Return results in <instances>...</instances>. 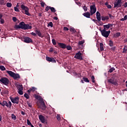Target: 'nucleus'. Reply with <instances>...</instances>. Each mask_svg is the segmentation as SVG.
Returning a JSON list of instances; mask_svg holds the SVG:
<instances>
[{
  "instance_id": "f257e3e1",
  "label": "nucleus",
  "mask_w": 127,
  "mask_h": 127,
  "mask_svg": "<svg viewBox=\"0 0 127 127\" xmlns=\"http://www.w3.org/2000/svg\"><path fill=\"white\" fill-rule=\"evenodd\" d=\"M21 8L22 10V13L28 15V16H30L31 14L30 13H29V8H28V7L24 5V4H22L21 5Z\"/></svg>"
},
{
  "instance_id": "f03ea898",
  "label": "nucleus",
  "mask_w": 127,
  "mask_h": 127,
  "mask_svg": "<svg viewBox=\"0 0 127 127\" xmlns=\"http://www.w3.org/2000/svg\"><path fill=\"white\" fill-rule=\"evenodd\" d=\"M19 24L21 29H24V30H26V29H31V28H32V26L29 25V24H25L24 22H21Z\"/></svg>"
},
{
  "instance_id": "7ed1b4c3",
  "label": "nucleus",
  "mask_w": 127,
  "mask_h": 127,
  "mask_svg": "<svg viewBox=\"0 0 127 127\" xmlns=\"http://www.w3.org/2000/svg\"><path fill=\"white\" fill-rule=\"evenodd\" d=\"M108 83L114 85V86H118L119 83H118V80L115 77V76H112L110 79L108 80Z\"/></svg>"
},
{
  "instance_id": "20e7f679",
  "label": "nucleus",
  "mask_w": 127,
  "mask_h": 127,
  "mask_svg": "<svg viewBox=\"0 0 127 127\" xmlns=\"http://www.w3.org/2000/svg\"><path fill=\"white\" fill-rule=\"evenodd\" d=\"M16 87L18 94L20 95H23V87L22 86V85L17 84Z\"/></svg>"
},
{
  "instance_id": "39448f33",
  "label": "nucleus",
  "mask_w": 127,
  "mask_h": 127,
  "mask_svg": "<svg viewBox=\"0 0 127 127\" xmlns=\"http://www.w3.org/2000/svg\"><path fill=\"white\" fill-rule=\"evenodd\" d=\"M105 29H103L101 31V34L102 36H104V37H106V38H107V37H109V35H110V33H111V31H107Z\"/></svg>"
},
{
  "instance_id": "423d86ee",
  "label": "nucleus",
  "mask_w": 127,
  "mask_h": 127,
  "mask_svg": "<svg viewBox=\"0 0 127 127\" xmlns=\"http://www.w3.org/2000/svg\"><path fill=\"white\" fill-rule=\"evenodd\" d=\"M2 107H7V108H11V106H12V104H11V102L9 101L7 103V102L5 101H3L2 102Z\"/></svg>"
},
{
  "instance_id": "0eeeda50",
  "label": "nucleus",
  "mask_w": 127,
  "mask_h": 127,
  "mask_svg": "<svg viewBox=\"0 0 127 127\" xmlns=\"http://www.w3.org/2000/svg\"><path fill=\"white\" fill-rule=\"evenodd\" d=\"M10 99L11 100V102H12L13 104H18L19 103V97H14V98H12L10 97Z\"/></svg>"
},
{
  "instance_id": "6e6552de",
  "label": "nucleus",
  "mask_w": 127,
  "mask_h": 127,
  "mask_svg": "<svg viewBox=\"0 0 127 127\" xmlns=\"http://www.w3.org/2000/svg\"><path fill=\"white\" fill-rule=\"evenodd\" d=\"M97 11V8L95 5H92L90 6V13L91 15H93L94 13H96Z\"/></svg>"
},
{
  "instance_id": "1a4fd4ad",
  "label": "nucleus",
  "mask_w": 127,
  "mask_h": 127,
  "mask_svg": "<svg viewBox=\"0 0 127 127\" xmlns=\"http://www.w3.org/2000/svg\"><path fill=\"white\" fill-rule=\"evenodd\" d=\"M0 82H1V83H2V84H3L4 85H8L9 80H8V79H7L5 77H2L0 79Z\"/></svg>"
},
{
  "instance_id": "9d476101",
  "label": "nucleus",
  "mask_w": 127,
  "mask_h": 127,
  "mask_svg": "<svg viewBox=\"0 0 127 127\" xmlns=\"http://www.w3.org/2000/svg\"><path fill=\"white\" fill-rule=\"evenodd\" d=\"M74 58L82 61V60H83V57H82V53H81V52H78L77 53H76L74 56Z\"/></svg>"
},
{
  "instance_id": "9b49d317",
  "label": "nucleus",
  "mask_w": 127,
  "mask_h": 127,
  "mask_svg": "<svg viewBox=\"0 0 127 127\" xmlns=\"http://www.w3.org/2000/svg\"><path fill=\"white\" fill-rule=\"evenodd\" d=\"M122 0H117L114 2V7H122Z\"/></svg>"
},
{
  "instance_id": "f8f14e48",
  "label": "nucleus",
  "mask_w": 127,
  "mask_h": 127,
  "mask_svg": "<svg viewBox=\"0 0 127 127\" xmlns=\"http://www.w3.org/2000/svg\"><path fill=\"white\" fill-rule=\"evenodd\" d=\"M36 98L37 100H40V101H41V104L43 107V109H44V110H45V109H46V105H45V103H44V101L42 100V98H41V97L39 96H36Z\"/></svg>"
},
{
  "instance_id": "ddd939ff",
  "label": "nucleus",
  "mask_w": 127,
  "mask_h": 127,
  "mask_svg": "<svg viewBox=\"0 0 127 127\" xmlns=\"http://www.w3.org/2000/svg\"><path fill=\"white\" fill-rule=\"evenodd\" d=\"M46 60L48 62H52V63H56V60L54 59V58H50L49 57H46Z\"/></svg>"
},
{
  "instance_id": "4468645a",
  "label": "nucleus",
  "mask_w": 127,
  "mask_h": 127,
  "mask_svg": "<svg viewBox=\"0 0 127 127\" xmlns=\"http://www.w3.org/2000/svg\"><path fill=\"white\" fill-rule=\"evenodd\" d=\"M24 42H25V43H30L32 42V39L28 37H25L24 38Z\"/></svg>"
},
{
  "instance_id": "2eb2a0df",
  "label": "nucleus",
  "mask_w": 127,
  "mask_h": 127,
  "mask_svg": "<svg viewBox=\"0 0 127 127\" xmlns=\"http://www.w3.org/2000/svg\"><path fill=\"white\" fill-rule=\"evenodd\" d=\"M39 119L40 121L41 122V123H42V124H44V123H45V118H44V116H43V115H39Z\"/></svg>"
},
{
  "instance_id": "dca6fc26",
  "label": "nucleus",
  "mask_w": 127,
  "mask_h": 127,
  "mask_svg": "<svg viewBox=\"0 0 127 127\" xmlns=\"http://www.w3.org/2000/svg\"><path fill=\"white\" fill-rule=\"evenodd\" d=\"M96 18L99 22L101 21V13L99 11L96 12Z\"/></svg>"
},
{
  "instance_id": "f3484780",
  "label": "nucleus",
  "mask_w": 127,
  "mask_h": 127,
  "mask_svg": "<svg viewBox=\"0 0 127 127\" xmlns=\"http://www.w3.org/2000/svg\"><path fill=\"white\" fill-rule=\"evenodd\" d=\"M58 45L61 47V48H62L63 49H65L66 48V45L64 43H58Z\"/></svg>"
},
{
  "instance_id": "a211bd4d",
  "label": "nucleus",
  "mask_w": 127,
  "mask_h": 127,
  "mask_svg": "<svg viewBox=\"0 0 127 127\" xmlns=\"http://www.w3.org/2000/svg\"><path fill=\"white\" fill-rule=\"evenodd\" d=\"M83 15H84L85 17H87V18H90V17L91 16V14L89 12H85L83 14Z\"/></svg>"
},
{
  "instance_id": "6ab92c4d",
  "label": "nucleus",
  "mask_w": 127,
  "mask_h": 127,
  "mask_svg": "<svg viewBox=\"0 0 127 127\" xmlns=\"http://www.w3.org/2000/svg\"><path fill=\"white\" fill-rule=\"evenodd\" d=\"M15 80L16 79H19L20 78V76H19V74L17 73H14V74L13 75V76H12Z\"/></svg>"
},
{
  "instance_id": "aec40b11",
  "label": "nucleus",
  "mask_w": 127,
  "mask_h": 127,
  "mask_svg": "<svg viewBox=\"0 0 127 127\" xmlns=\"http://www.w3.org/2000/svg\"><path fill=\"white\" fill-rule=\"evenodd\" d=\"M6 73L9 75L11 77H13V75H14V72L10 71V70H6Z\"/></svg>"
},
{
  "instance_id": "412c9836",
  "label": "nucleus",
  "mask_w": 127,
  "mask_h": 127,
  "mask_svg": "<svg viewBox=\"0 0 127 127\" xmlns=\"http://www.w3.org/2000/svg\"><path fill=\"white\" fill-rule=\"evenodd\" d=\"M35 32L36 33V34H37V35H38V36H39L40 37H43V36H42V34H41V32H40V31L39 30H36Z\"/></svg>"
},
{
  "instance_id": "4be33fe9",
  "label": "nucleus",
  "mask_w": 127,
  "mask_h": 127,
  "mask_svg": "<svg viewBox=\"0 0 127 127\" xmlns=\"http://www.w3.org/2000/svg\"><path fill=\"white\" fill-rule=\"evenodd\" d=\"M101 19L103 21H105V20H107L109 19V16H101Z\"/></svg>"
},
{
  "instance_id": "5701e85b",
  "label": "nucleus",
  "mask_w": 127,
  "mask_h": 127,
  "mask_svg": "<svg viewBox=\"0 0 127 127\" xmlns=\"http://www.w3.org/2000/svg\"><path fill=\"white\" fill-rule=\"evenodd\" d=\"M100 47L101 51H103L104 50V44L102 43H100Z\"/></svg>"
},
{
  "instance_id": "b1692460",
  "label": "nucleus",
  "mask_w": 127,
  "mask_h": 127,
  "mask_svg": "<svg viewBox=\"0 0 127 127\" xmlns=\"http://www.w3.org/2000/svg\"><path fill=\"white\" fill-rule=\"evenodd\" d=\"M109 45L110 46V47H113V46H114V42H113L112 40H110Z\"/></svg>"
},
{
  "instance_id": "393cba45",
  "label": "nucleus",
  "mask_w": 127,
  "mask_h": 127,
  "mask_svg": "<svg viewBox=\"0 0 127 127\" xmlns=\"http://www.w3.org/2000/svg\"><path fill=\"white\" fill-rule=\"evenodd\" d=\"M104 29H105L106 30V29H109V28H110V25L108 24L107 25H104Z\"/></svg>"
},
{
  "instance_id": "a878e982",
  "label": "nucleus",
  "mask_w": 127,
  "mask_h": 127,
  "mask_svg": "<svg viewBox=\"0 0 127 127\" xmlns=\"http://www.w3.org/2000/svg\"><path fill=\"white\" fill-rule=\"evenodd\" d=\"M127 51V46H125L123 49V53H126Z\"/></svg>"
},
{
  "instance_id": "bb28decb",
  "label": "nucleus",
  "mask_w": 127,
  "mask_h": 127,
  "mask_svg": "<svg viewBox=\"0 0 127 127\" xmlns=\"http://www.w3.org/2000/svg\"><path fill=\"white\" fill-rule=\"evenodd\" d=\"M119 36H121V33L117 32L114 35V37L116 38L119 37Z\"/></svg>"
},
{
  "instance_id": "cd10ccee",
  "label": "nucleus",
  "mask_w": 127,
  "mask_h": 127,
  "mask_svg": "<svg viewBox=\"0 0 127 127\" xmlns=\"http://www.w3.org/2000/svg\"><path fill=\"white\" fill-rule=\"evenodd\" d=\"M90 77H91V79L92 83H95V82L96 81L95 80V76L94 75H91V76H90Z\"/></svg>"
},
{
  "instance_id": "c85d7f7f",
  "label": "nucleus",
  "mask_w": 127,
  "mask_h": 127,
  "mask_svg": "<svg viewBox=\"0 0 127 127\" xmlns=\"http://www.w3.org/2000/svg\"><path fill=\"white\" fill-rule=\"evenodd\" d=\"M83 80L84 81V82H86V83H90V80H89L88 78L83 77Z\"/></svg>"
},
{
  "instance_id": "c756f323",
  "label": "nucleus",
  "mask_w": 127,
  "mask_h": 127,
  "mask_svg": "<svg viewBox=\"0 0 127 127\" xmlns=\"http://www.w3.org/2000/svg\"><path fill=\"white\" fill-rule=\"evenodd\" d=\"M85 43V41H80L78 42V45H83Z\"/></svg>"
},
{
  "instance_id": "7c9ffc66",
  "label": "nucleus",
  "mask_w": 127,
  "mask_h": 127,
  "mask_svg": "<svg viewBox=\"0 0 127 127\" xmlns=\"http://www.w3.org/2000/svg\"><path fill=\"white\" fill-rule=\"evenodd\" d=\"M115 70H116V69L115 67H113L109 69V72H110V73H113V71H115Z\"/></svg>"
},
{
  "instance_id": "2f4dec72",
  "label": "nucleus",
  "mask_w": 127,
  "mask_h": 127,
  "mask_svg": "<svg viewBox=\"0 0 127 127\" xmlns=\"http://www.w3.org/2000/svg\"><path fill=\"white\" fill-rule=\"evenodd\" d=\"M11 118L12 119V120H13L14 121H15V120H16V116H15V115H14V114H12L11 115Z\"/></svg>"
},
{
  "instance_id": "473e14b6",
  "label": "nucleus",
  "mask_w": 127,
  "mask_h": 127,
  "mask_svg": "<svg viewBox=\"0 0 127 127\" xmlns=\"http://www.w3.org/2000/svg\"><path fill=\"white\" fill-rule=\"evenodd\" d=\"M0 69L1 71H4L5 70V67L3 65H0Z\"/></svg>"
},
{
  "instance_id": "72a5a7b5",
  "label": "nucleus",
  "mask_w": 127,
  "mask_h": 127,
  "mask_svg": "<svg viewBox=\"0 0 127 127\" xmlns=\"http://www.w3.org/2000/svg\"><path fill=\"white\" fill-rule=\"evenodd\" d=\"M50 26L51 27H53V23L52 22H50L48 24V27H49Z\"/></svg>"
},
{
  "instance_id": "f704fd0d",
  "label": "nucleus",
  "mask_w": 127,
  "mask_h": 127,
  "mask_svg": "<svg viewBox=\"0 0 127 127\" xmlns=\"http://www.w3.org/2000/svg\"><path fill=\"white\" fill-rule=\"evenodd\" d=\"M127 15H125L124 18H122L121 20L122 21H125V20H127Z\"/></svg>"
},
{
  "instance_id": "c9c22d12",
  "label": "nucleus",
  "mask_w": 127,
  "mask_h": 127,
  "mask_svg": "<svg viewBox=\"0 0 127 127\" xmlns=\"http://www.w3.org/2000/svg\"><path fill=\"white\" fill-rule=\"evenodd\" d=\"M12 5V4H11V3H10V2H7L6 3V6L7 7H11Z\"/></svg>"
},
{
  "instance_id": "e433bc0d",
  "label": "nucleus",
  "mask_w": 127,
  "mask_h": 127,
  "mask_svg": "<svg viewBox=\"0 0 127 127\" xmlns=\"http://www.w3.org/2000/svg\"><path fill=\"white\" fill-rule=\"evenodd\" d=\"M50 9H51L52 12H56V10L55 9V7H51Z\"/></svg>"
},
{
  "instance_id": "4c0bfd02",
  "label": "nucleus",
  "mask_w": 127,
  "mask_h": 127,
  "mask_svg": "<svg viewBox=\"0 0 127 127\" xmlns=\"http://www.w3.org/2000/svg\"><path fill=\"white\" fill-rule=\"evenodd\" d=\"M67 50H72V47H71L70 46H66V48Z\"/></svg>"
},
{
  "instance_id": "58836bf2",
  "label": "nucleus",
  "mask_w": 127,
  "mask_h": 127,
  "mask_svg": "<svg viewBox=\"0 0 127 127\" xmlns=\"http://www.w3.org/2000/svg\"><path fill=\"white\" fill-rule=\"evenodd\" d=\"M14 27H15V29H20V26L19 24V25H15Z\"/></svg>"
},
{
  "instance_id": "ea45409f",
  "label": "nucleus",
  "mask_w": 127,
  "mask_h": 127,
  "mask_svg": "<svg viewBox=\"0 0 127 127\" xmlns=\"http://www.w3.org/2000/svg\"><path fill=\"white\" fill-rule=\"evenodd\" d=\"M24 97H25V98H26V99H29V95H28V94H27V93H25L24 95Z\"/></svg>"
},
{
  "instance_id": "a19ab883",
  "label": "nucleus",
  "mask_w": 127,
  "mask_h": 127,
  "mask_svg": "<svg viewBox=\"0 0 127 127\" xmlns=\"http://www.w3.org/2000/svg\"><path fill=\"white\" fill-rule=\"evenodd\" d=\"M51 7L50 6H47V7H46L45 10L48 11L49 9H51Z\"/></svg>"
},
{
  "instance_id": "79ce46f5",
  "label": "nucleus",
  "mask_w": 127,
  "mask_h": 127,
  "mask_svg": "<svg viewBox=\"0 0 127 127\" xmlns=\"http://www.w3.org/2000/svg\"><path fill=\"white\" fill-rule=\"evenodd\" d=\"M27 124L28 126H32L31 124V122L29 121V120H27Z\"/></svg>"
},
{
  "instance_id": "37998d69",
  "label": "nucleus",
  "mask_w": 127,
  "mask_h": 127,
  "mask_svg": "<svg viewBox=\"0 0 127 127\" xmlns=\"http://www.w3.org/2000/svg\"><path fill=\"white\" fill-rule=\"evenodd\" d=\"M14 9L15 11H17V12H19V9H18V8H17V7H14Z\"/></svg>"
},
{
  "instance_id": "c03bdc74",
  "label": "nucleus",
  "mask_w": 127,
  "mask_h": 127,
  "mask_svg": "<svg viewBox=\"0 0 127 127\" xmlns=\"http://www.w3.org/2000/svg\"><path fill=\"white\" fill-rule=\"evenodd\" d=\"M70 31H72L74 32V33H75V32H76V30H75V29L74 28H70L69 29Z\"/></svg>"
},
{
  "instance_id": "a18cd8bd",
  "label": "nucleus",
  "mask_w": 127,
  "mask_h": 127,
  "mask_svg": "<svg viewBox=\"0 0 127 127\" xmlns=\"http://www.w3.org/2000/svg\"><path fill=\"white\" fill-rule=\"evenodd\" d=\"M12 20L14 22H16V20H17V18H16V17H13Z\"/></svg>"
},
{
  "instance_id": "49530a36",
  "label": "nucleus",
  "mask_w": 127,
  "mask_h": 127,
  "mask_svg": "<svg viewBox=\"0 0 127 127\" xmlns=\"http://www.w3.org/2000/svg\"><path fill=\"white\" fill-rule=\"evenodd\" d=\"M109 17H110V18L111 19H114V18L115 17L114 16L112 15V14H109Z\"/></svg>"
},
{
  "instance_id": "de8ad7c7",
  "label": "nucleus",
  "mask_w": 127,
  "mask_h": 127,
  "mask_svg": "<svg viewBox=\"0 0 127 127\" xmlns=\"http://www.w3.org/2000/svg\"><path fill=\"white\" fill-rule=\"evenodd\" d=\"M83 9H84V11H87L88 10V8L86 7V6H84L83 7Z\"/></svg>"
},
{
  "instance_id": "09e8293b",
  "label": "nucleus",
  "mask_w": 127,
  "mask_h": 127,
  "mask_svg": "<svg viewBox=\"0 0 127 127\" xmlns=\"http://www.w3.org/2000/svg\"><path fill=\"white\" fill-rule=\"evenodd\" d=\"M52 42H53V44H54V45H56V41H55V39H53Z\"/></svg>"
},
{
  "instance_id": "8fccbe9b",
  "label": "nucleus",
  "mask_w": 127,
  "mask_h": 127,
  "mask_svg": "<svg viewBox=\"0 0 127 127\" xmlns=\"http://www.w3.org/2000/svg\"><path fill=\"white\" fill-rule=\"evenodd\" d=\"M41 5L42 7H44V6L45 5V3L44 2H41Z\"/></svg>"
},
{
  "instance_id": "3c124183",
  "label": "nucleus",
  "mask_w": 127,
  "mask_h": 127,
  "mask_svg": "<svg viewBox=\"0 0 127 127\" xmlns=\"http://www.w3.org/2000/svg\"><path fill=\"white\" fill-rule=\"evenodd\" d=\"M57 119L58 121H60V120H61V118H60V115H58L57 116Z\"/></svg>"
},
{
  "instance_id": "603ef678",
  "label": "nucleus",
  "mask_w": 127,
  "mask_h": 127,
  "mask_svg": "<svg viewBox=\"0 0 127 127\" xmlns=\"http://www.w3.org/2000/svg\"><path fill=\"white\" fill-rule=\"evenodd\" d=\"M27 105L29 108H31V107H32V105H31V104L29 102H27Z\"/></svg>"
},
{
  "instance_id": "864d4df0",
  "label": "nucleus",
  "mask_w": 127,
  "mask_h": 127,
  "mask_svg": "<svg viewBox=\"0 0 127 127\" xmlns=\"http://www.w3.org/2000/svg\"><path fill=\"white\" fill-rule=\"evenodd\" d=\"M31 90H32V92H35V90H36V88H35V87H32L31 88Z\"/></svg>"
},
{
  "instance_id": "5fc2aeb1",
  "label": "nucleus",
  "mask_w": 127,
  "mask_h": 127,
  "mask_svg": "<svg viewBox=\"0 0 127 127\" xmlns=\"http://www.w3.org/2000/svg\"><path fill=\"white\" fill-rule=\"evenodd\" d=\"M64 30L65 31H68V30H69V28H68L67 27H64Z\"/></svg>"
},
{
  "instance_id": "6e6d98bb",
  "label": "nucleus",
  "mask_w": 127,
  "mask_h": 127,
  "mask_svg": "<svg viewBox=\"0 0 127 127\" xmlns=\"http://www.w3.org/2000/svg\"><path fill=\"white\" fill-rule=\"evenodd\" d=\"M0 19V23H1V24H3V23H4V20H3L2 18Z\"/></svg>"
},
{
  "instance_id": "4d7b16f0",
  "label": "nucleus",
  "mask_w": 127,
  "mask_h": 127,
  "mask_svg": "<svg viewBox=\"0 0 127 127\" xmlns=\"http://www.w3.org/2000/svg\"><path fill=\"white\" fill-rule=\"evenodd\" d=\"M3 3H4V0H0V4H3Z\"/></svg>"
},
{
  "instance_id": "13d9d810",
  "label": "nucleus",
  "mask_w": 127,
  "mask_h": 127,
  "mask_svg": "<svg viewBox=\"0 0 127 127\" xmlns=\"http://www.w3.org/2000/svg\"><path fill=\"white\" fill-rule=\"evenodd\" d=\"M31 34H32V35H33V36H36V35H37V34H36V33H34V32H32V33H31Z\"/></svg>"
},
{
  "instance_id": "bf43d9fd",
  "label": "nucleus",
  "mask_w": 127,
  "mask_h": 127,
  "mask_svg": "<svg viewBox=\"0 0 127 127\" xmlns=\"http://www.w3.org/2000/svg\"><path fill=\"white\" fill-rule=\"evenodd\" d=\"M92 21H94L95 23H97L98 22V20L97 19H92Z\"/></svg>"
},
{
  "instance_id": "052dcab7",
  "label": "nucleus",
  "mask_w": 127,
  "mask_h": 127,
  "mask_svg": "<svg viewBox=\"0 0 127 127\" xmlns=\"http://www.w3.org/2000/svg\"><path fill=\"white\" fill-rule=\"evenodd\" d=\"M123 5L124 7H127V2H125Z\"/></svg>"
},
{
  "instance_id": "680f3d73",
  "label": "nucleus",
  "mask_w": 127,
  "mask_h": 127,
  "mask_svg": "<svg viewBox=\"0 0 127 127\" xmlns=\"http://www.w3.org/2000/svg\"><path fill=\"white\" fill-rule=\"evenodd\" d=\"M109 27H113L114 26V24L109 23Z\"/></svg>"
},
{
  "instance_id": "e2e57ef3",
  "label": "nucleus",
  "mask_w": 127,
  "mask_h": 127,
  "mask_svg": "<svg viewBox=\"0 0 127 127\" xmlns=\"http://www.w3.org/2000/svg\"><path fill=\"white\" fill-rule=\"evenodd\" d=\"M107 7L108 8H111L112 7V6L111 5H108Z\"/></svg>"
},
{
  "instance_id": "0e129e2a",
  "label": "nucleus",
  "mask_w": 127,
  "mask_h": 127,
  "mask_svg": "<svg viewBox=\"0 0 127 127\" xmlns=\"http://www.w3.org/2000/svg\"><path fill=\"white\" fill-rule=\"evenodd\" d=\"M27 92H28V93H30V92H32L31 88H30V90H28L27 91Z\"/></svg>"
},
{
  "instance_id": "69168bd1",
  "label": "nucleus",
  "mask_w": 127,
  "mask_h": 127,
  "mask_svg": "<svg viewBox=\"0 0 127 127\" xmlns=\"http://www.w3.org/2000/svg\"><path fill=\"white\" fill-rule=\"evenodd\" d=\"M21 115H23V116L25 115V113H24L23 111H21Z\"/></svg>"
},
{
  "instance_id": "338daca9",
  "label": "nucleus",
  "mask_w": 127,
  "mask_h": 127,
  "mask_svg": "<svg viewBox=\"0 0 127 127\" xmlns=\"http://www.w3.org/2000/svg\"><path fill=\"white\" fill-rule=\"evenodd\" d=\"M99 30H100V32L102 33V31L103 30H102V28L100 27L99 28Z\"/></svg>"
},
{
  "instance_id": "774afa93",
  "label": "nucleus",
  "mask_w": 127,
  "mask_h": 127,
  "mask_svg": "<svg viewBox=\"0 0 127 127\" xmlns=\"http://www.w3.org/2000/svg\"><path fill=\"white\" fill-rule=\"evenodd\" d=\"M1 18H2V14H0V19H1Z\"/></svg>"
}]
</instances>
